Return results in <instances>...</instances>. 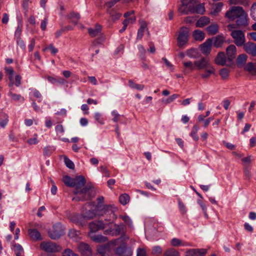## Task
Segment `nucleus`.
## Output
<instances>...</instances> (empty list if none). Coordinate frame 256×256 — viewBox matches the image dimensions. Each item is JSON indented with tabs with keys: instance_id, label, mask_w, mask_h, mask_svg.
I'll list each match as a JSON object with an SVG mask.
<instances>
[{
	"instance_id": "nucleus-1",
	"label": "nucleus",
	"mask_w": 256,
	"mask_h": 256,
	"mask_svg": "<svg viewBox=\"0 0 256 256\" xmlns=\"http://www.w3.org/2000/svg\"><path fill=\"white\" fill-rule=\"evenodd\" d=\"M86 182L85 178L82 176H77L75 178V190L74 191V194L78 196L72 198L73 201H84L90 198V187L85 186Z\"/></svg>"
},
{
	"instance_id": "nucleus-2",
	"label": "nucleus",
	"mask_w": 256,
	"mask_h": 256,
	"mask_svg": "<svg viewBox=\"0 0 256 256\" xmlns=\"http://www.w3.org/2000/svg\"><path fill=\"white\" fill-rule=\"evenodd\" d=\"M40 246L42 250L47 253H56L62 250L60 245L51 241L42 242Z\"/></svg>"
},
{
	"instance_id": "nucleus-3",
	"label": "nucleus",
	"mask_w": 256,
	"mask_h": 256,
	"mask_svg": "<svg viewBox=\"0 0 256 256\" xmlns=\"http://www.w3.org/2000/svg\"><path fill=\"white\" fill-rule=\"evenodd\" d=\"M65 233V229L60 224H56L52 230L48 232L49 237L54 240L60 238Z\"/></svg>"
},
{
	"instance_id": "nucleus-4",
	"label": "nucleus",
	"mask_w": 256,
	"mask_h": 256,
	"mask_svg": "<svg viewBox=\"0 0 256 256\" xmlns=\"http://www.w3.org/2000/svg\"><path fill=\"white\" fill-rule=\"evenodd\" d=\"M98 210L102 211V212L100 214H104L109 216L108 218H106L105 221L108 222L111 220H114L116 218L114 212L117 210V208L112 205H104L102 208L100 206H98Z\"/></svg>"
},
{
	"instance_id": "nucleus-5",
	"label": "nucleus",
	"mask_w": 256,
	"mask_h": 256,
	"mask_svg": "<svg viewBox=\"0 0 256 256\" xmlns=\"http://www.w3.org/2000/svg\"><path fill=\"white\" fill-rule=\"evenodd\" d=\"M244 10L242 7L239 6H233L226 12L225 17L230 20H234L236 19L244 12Z\"/></svg>"
},
{
	"instance_id": "nucleus-6",
	"label": "nucleus",
	"mask_w": 256,
	"mask_h": 256,
	"mask_svg": "<svg viewBox=\"0 0 256 256\" xmlns=\"http://www.w3.org/2000/svg\"><path fill=\"white\" fill-rule=\"evenodd\" d=\"M189 30L186 27H182L179 31L177 38V44L180 48H182L188 41Z\"/></svg>"
},
{
	"instance_id": "nucleus-7",
	"label": "nucleus",
	"mask_w": 256,
	"mask_h": 256,
	"mask_svg": "<svg viewBox=\"0 0 256 256\" xmlns=\"http://www.w3.org/2000/svg\"><path fill=\"white\" fill-rule=\"evenodd\" d=\"M230 36L234 39V42L238 46H241L246 42V38L244 32L240 30L232 32Z\"/></svg>"
},
{
	"instance_id": "nucleus-8",
	"label": "nucleus",
	"mask_w": 256,
	"mask_h": 256,
	"mask_svg": "<svg viewBox=\"0 0 256 256\" xmlns=\"http://www.w3.org/2000/svg\"><path fill=\"white\" fill-rule=\"evenodd\" d=\"M124 226L123 224H110V228L105 230L104 233L112 236H118L124 232Z\"/></svg>"
},
{
	"instance_id": "nucleus-9",
	"label": "nucleus",
	"mask_w": 256,
	"mask_h": 256,
	"mask_svg": "<svg viewBox=\"0 0 256 256\" xmlns=\"http://www.w3.org/2000/svg\"><path fill=\"white\" fill-rule=\"evenodd\" d=\"M229 62L228 65H232L236 55V48L234 44H230L226 48V54Z\"/></svg>"
},
{
	"instance_id": "nucleus-10",
	"label": "nucleus",
	"mask_w": 256,
	"mask_h": 256,
	"mask_svg": "<svg viewBox=\"0 0 256 256\" xmlns=\"http://www.w3.org/2000/svg\"><path fill=\"white\" fill-rule=\"evenodd\" d=\"M77 249L82 256H91L92 255V248L88 244L84 242H80L77 244Z\"/></svg>"
},
{
	"instance_id": "nucleus-11",
	"label": "nucleus",
	"mask_w": 256,
	"mask_h": 256,
	"mask_svg": "<svg viewBox=\"0 0 256 256\" xmlns=\"http://www.w3.org/2000/svg\"><path fill=\"white\" fill-rule=\"evenodd\" d=\"M214 62L217 65L220 66H232L228 64L229 62H228V60H227L226 54L223 52H218L214 60Z\"/></svg>"
},
{
	"instance_id": "nucleus-12",
	"label": "nucleus",
	"mask_w": 256,
	"mask_h": 256,
	"mask_svg": "<svg viewBox=\"0 0 256 256\" xmlns=\"http://www.w3.org/2000/svg\"><path fill=\"white\" fill-rule=\"evenodd\" d=\"M236 22L240 28H246L248 25V18L245 11L236 18Z\"/></svg>"
},
{
	"instance_id": "nucleus-13",
	"label": "nucleus",
	"mask_w": 256,
	"mask_h": 256,
	"mask_svg": "<svg viewBox=\"0 0 256 256\" xmlns=\"http://www.w3.org/2000/svg\"><path fill=\"white\" fill-rule=\"evenodd\" d=\"M243 49L246 52L252 56H256V44L251 42H244L242 44Z\"/></svg>"
},
{
	"instance_id": "nucleus-14",
	"label": "nucleus",
	"mask_w": 256,
	"mask_h": 256,
	"mask_svg": "<svg viewBox=\"0 0 256 256\" xmlns=\"http://www.w3.org/2000/svg\"><path fill=\"white\" fill-rule=\"evenodd\" d=\"M114 252L118 256H131L132 255L131 249L128 248L126 244L116 248Z\"/></svg>"
},
{
	"instance_id": "nucleus-15",
	"label": "nucleus",
	"mask_w": 256,
	"mask_h": 256,
	"mask_svg": "<svg viewBox=\"0 0 256 256\" xmlns=\"http://www.w3.org/2000/svg\"><path fill=\"white\" fill-rule=\"evenodd\" d=\"M194 64L198 70L206 69L212 66L209 60L204 57H202L200 60L194 61Z\"/></svg>"
},
{
	"instance_id": "nucleus-16",
	"label": "nucleus",
	"mask_w": 256,
	"mask_h": 256,
	"mask_svg": "<svg viewBox=\"0 0 256 256\" xmlns=\"http://www.w3.org/2000/svg\"><path fill=\"white\" fill-rule=\"evenodd\" d=\"M107 222L104 223L103 222L98 220L92 222L90 223L89 228L91 232H96L99 230H102L106 228Z\"/></svg>"
},
{
	"instance_id": "nucleus-17",
	"label": "nucleus",
	"mask_w": 256,
	"mask_h": 256,
	"mask_svg": "<svg viewBox=\"0 0 256 256\" xmlns=\"http://www.w3.org/2000/svg\"><path fill=\"white\" fill-rule=\"evenodd\" d=\"M212 48L211 39L208 38L206 41L200 46V50L202 53L205 55L210 54Z\"/></svg>"
},
{
	"instance_id": "nucleus-18",
	"label": "nucleus",
	"mask_w": 256,
	"mask_h": 256,
	"mask_svg": "<svg viewBox=\"0 0 256 256\" xmlns=\"http://www.w3.org/2000/svg\"><path fill=\"white\" fill-rule=\"evenodd\" d=\"M209 39H211L212 44L216 48L222 47L225 42V38L222 35H218Z\"/></svg>"
},
{
	"instance_id": "nucleus-19",
	"label": "nucleus",
	"mask_w": 256,
	"mask_h": 256,
	"mask_svg": "<svg viewBox=\"0 0 256 256\" xmlns=\"http://www.w3.org/2000/svg\"><path fill=\"white\" fill-rule=\"evenodd\" d=\"M206 252V249H192L186 252V256H204Z\"/></svg>"
},
{
	"instance_id": "nucleus-20",
	"label": "nucleus",
	"mask_w": 256,
	"mask_h": 256,
	"mask_svg": "<svg viewBox=\"0 0 256 256\" xmlns=\"http://www.w3.org/2000/svg\"><path fill=\"white\" fill-rule=\"evenodd\" d=\"M70 220L79 226H84L86 224V221L82 215L74 214L70 216Z\"/></svg>"
},
{
	"instance_id": "nucleus-21",
	"label": "nucleus",
	"mask_w": 256,
	"mask_h": 256,
	"mask_svg": "<svg viewBox=\"0 0 256 256\" xmlns=\"http://www.w3.org/2000/svg\"><path fill=\"white\" fill-rule=\"evenodd\" d=\"M102 26L99 24H96L94 28H90L88 29V32L92 37H95L99 35L102 31Z\"/></svg>"
},
{
	"instance_id": "nucleus-22",
	"label": "nucleus",
	"mask_w": 256,
	"mask_h": 256,
	"mask_svg": "<svg viewBox=\"0 0 256 256\" xmlns=\"http://www.w3.org/2000/svg\"><path fill=\"white\" fill-rule=\"evenodd\" d=\"M139 22L140 26L138 32L137 39L140 40L144 35V30L146 29L148 30V28L147 24L145 21L140 20L139 21Z\"/></svg>"
},
{
	"instance_id": "nucleus-23",
	"label": "nucleus",
	"mask_w": 256,
	"mask_h": 256,
	"mask_svg": "<svg viewBox=\"0 0 256 256\" xmlns=\"http://www.w3.org/2000/svg\"><path fill=\"white\" fill-rule=\"evenodd\" d=\"M247 59L248 56L245 54L238 55L236 59V64L238 67H244L245 66Z\"/></svg>"
},
{
	"instance_id": "nucleus-24",
	"label": "nucleus",
	"mask_w": 256,
	"mask_h": 256,
	"mask_svg": "<svg viewBox=\"0 0 256 256\" xmlns=\"http://www.w3.org/2000/svg\"><path fill=\"white\" fill-rule=\"evenodd\" d=\"M183 64L184 67V73L185 74H187L190 72L193 71L195 69V66L190 61L184 62Z\"/></svg>"
},
{
	"instance_id": "nucleus-25",
	"label": "nucleus",
	"mask_w": 256,
	"mask_h": 256,
	"mask_svg": "<svg viewBox=\"0 0 256 256\" xmlns=\"http://www.w3.org/2000/svg\"><path fill=\"white\" fill-rule=\"evenodd\" d=\"M210 22V18L206 16H202L196 22V27L202 28Z\"/></svg>"
},
{
	"instance_id": "nucleus-26",
	"label": "nucleus",
	"mask_w": 256,
	"mask_h": 256,
	"mask_svg": "<svg viewBox=\"0 0 256 256\" xmlns=\"http://www.w3.org/2000/svg\"><path fill=\"white\" fill-rule=\"evenodd\" d=\"M245 70L248 71L252 75L256 74V64L252 62H248L244 68Z\"/></svg>"
},
{
	"instance_id": "nucleus-27",
	"label": "nucleus",
	"mask_w": 256,
	"mask_h": 256,
	"mask_svg": "<svg viewBox=\"0 0 256 256\" xmlns=\"http://www.w3.org/2000/svg\"><path fill=\"white\" fill-rule=\"evenodd\" d=\"M219 26L218 24H212L206 28V30L210 36L216 34L218 32Z\"/></svg>"
},
{
	"instance_id": "nucleus-28",
	"label": "nucleus",
	"mask_w": 256,
	"mask_h": 256,
	"mask_svg": "<svg viewBox=\"0 0 256 256\" xmlns=\"http://www.w3.org/2000/svg\"><path fill=\"white\" fill-rule=\"evenodd\" d=\"M74 180L75 178H72L69 176H66L63 177L62 181L64 183V184L70 187H74Z\"/></svg>"
},
{
	"instance_id": "nucleus-29",
	"label": "nucleus",
	"mask_w": 256,
	"mask_h": 256,
	"mask_svg": "<svg viewBox=\"0 0 256 256\" xmlns=\"http://www.w3.org/2000/svg\"><path fill=\"white\" fill-rule=\"evenodd\" d=\"M193 36L194 38L196 40L202 41L205 38L204 33L198 30H195L194 32Z\"/></svg>"
},
{
	"instance_id": "nucleus-30",
	"label": "nucleus",
	"mask_w": 256,
	"mask_h": 256,
	"mask_svg": "<svg viewBox=\"0 0 256 256\" xmlns=\"http://www.w3.org/2000/svg\"><path fill=\"white\" fill-rule=\"evenodd\" d=\"M186 54L190 58L196 59L200 56V54L198 52L197 50L194 48L187 50Z\"/></svg>"
},
{
	"instance_id": "nucleus-31",
	"label": "nucleus",
	"mask_w": 256,
	"mask_h": 256,
	"mask_svg": "<svg viewBox=\"0 0 256 256\" xmlns=\"http://www.w3.org/2000/svg\"><path fill=\"white\" fill-rule=\"evenodd\" d=\"M208 69L206 70L204 73L201 74V76L204 79H208L209 78L212 74H214L215 72V69L214 67L210 66L208 68Z\"/></svg>"
},
{
	"instance_id": "nucleus-32",
	"label": "nucleus",
	"mask_w": 256,
	"mask_h": 256,
	"mask_svg": "<svg viewBox=\"0 0 256 256\" xmlns=\"http://www.w3.org/2000/svg\"><path fill=\"white\" fill-rule=\"evenodd\" d=\"M223 6V4L221 2L216 3L213 7L212 10L211 12V14L214 16H216L220 12Z\"/></svg>"
},
{
	"instance_id": "nucleus-33",
	"label": "nucleus",
	"mask_w": 256,
	"mask_h": 256,
	"mask_svg": "<svg viewBox=\"0 0 256 256\" xmlns=\"http://www.w3.org/2000/svg\"><path fill=\"white\" fill-rule=\"evenodd\" d=\"M68 18L72 20V23L76 24L80 18V15L78 13L71 12L68 16Z\"/></svg>"
},
{
	"instance_id": "nucleus-34",
	"label": "nucleus",
	"mask_w": 256,
	"mask_h": 256,
	"mask_svg": "<svg viewBox=\"0 0 256 256\" xmlns=\"http://www.w3.org/2000/svg\"><path fill=\"white\" fill-rule=\"evenodd\" d=\"M96 216L95 212H94V210H88L86 212H83L82 213V216L84 218V220H90L92 219Z\"/></svg>"
},
{
	"instance_id": "nucleus-35",
	"label": "nucleus",
	"mask_w": 256,
	"mask_h": 256,
	"mask_svg": "<svg viewBox=\"0 0 256 256\" xmlns=\"http://www.w3.org/2000/svg\"><path fill=\"white\" fill-rule=\"evenodd\" d=\"M194 10L197 14H204L206 11L204 4H200L196 5L195 6Z\"/></svg>"
},
{
	"instance_id": "nucleus-36",
	"label": "nucleus",
	"mask_w": 256,
	"mask_h": 256,
	"mask_svg": "<svg viewBox=\"0 0 256 256\" xmlns=\"http://www.w3.org/2000/svg\"><path fill=\"white\" fill-rule=\"evenodd\" d=\"M130 200V198L128 194H124L120 196L119 200L120 202L123 205H125L128 204Z\"/></svg>"
},
{
	"instance_id": "nucleus-37",
	"label": "nucleus",
	"mask_w": 256,
	"mask_h": 256,
	"mask_svg": "<svg viewBox=\"0 0 256 256\" xmlns=\"http://www.w3.org/2000/svg\"><path fill=\"white\" fill-rule=\"evenodd\" d=\"M128 84H129V86L130 88H132L136 89L138 90H142L144 88V84H136L134 83L132 80H129Z\"/></svg>"
},
{
	"instance_id": "nucleus-38",
	"label": "nucleus",
	"mask_w": 256,
	"mask_h": 256,
	"mask_svg": "<svg viewBox=\"0 0 256 256\" xmlns=\"http://www.w3.org/2000/svg\"><path fill=\"white\" fill-rule=\"evenodd\" d=\"M188 4L184 2V0H182V5L178 8V11L182 14H188V11L186 10V6H187Z\"/></svg>"
},
{
	"instance_id": "nucleus-39",
	"label": "nucleus",
	"mask_w": 256,
	"mask_h": 256,
	"mask_svg": "<svg viewBox=\"0 0 256 256\" xmlns=\"http://www.w3.org/2000/svg\"><path fill=\"white\" fill-rule=\"evenodd\" d=\"M42 237L36 229L33 228V240L40 241L42 240Z\"/></svg>"
},
{
	"instance_id": "nucleus-40",
	"label": "nucleus",
	"mask_w": 256,
	"mask_h": 256,
	"mask_svg": "<svg viewBox=\"0 0 256 256\" xmlns=\"http://www.w3.org/2000/svg\"><path fill=\"white\" fill-rule=\"evenodd\" d=\"M199 130V127L197 125H194L192 129V130L190 132V136L192 137V138L196 140L197 141L198 140V136L196 134L198 131Z\"/></svg>"
},
{
	"instance_id": "nucleus-41",
	"label": "nucleus",
	"mask_w": 256,
	"mask_h": 256,
	"mask_svg": "<svg viewBox=\"0 0 256 256\" xmlns=\"http://www.w3.org/2000/svg\"><path fill=\"white\" fill-rule=\"evenodd\" d=\"M230 70L226 68H222L220 74L223 80H227L229 76Z\"/></svg>"
},
{
	"instance_id": "nucleus-42",
	"label": "nucleus",
	"mask_w": 256,
	"mask_h": 256,
	"mask_svg": "<svg viewBox=\"0 0 256 256\" xmlns=\"http://www.w3.org/2000/svg\"><path fill=\"white\" fill-rule=\"evenodd\" d=\"M92 239L94 241L96 242H105L108 240L106 237L102 235H97L92 236Z\"/></svg>"
},
{
	"instance_id": "nucleus-43",
	"label": "nucleus",
	"mask_w": 256,
	"mask_h": 256,
	"mask_svg": "<svg viewBox=\"0 0 256 256\" xmlns=\"http://www.w3.org/2000/svg\"><path fill=\"white\" fill-rule=\"evenodd\" d=\"M80 234V232L79 231L72 229L69 230L68 236L71 238L76 240V238L78 237Z\"/></svg>"
},
{
	"instance_id": "nucleus-44",
	"label": "nucleus",
	"mask_w": 256,
	"mask_h": 256,
	"mask_svg": "<svg viewBox=\"0 0 256 256\" xmlns=\"http://www.w3.org/2000/svg\"><path fill=\"white\" fill-rule=\"evenodd\" d=\"M64 162L68 168L70 169L74 170V164L73 162L70 160L66 156H64Z\"/></svg>"
},
{
	"instance_id": "nucleus-45",
	"label": "nucleus",
	"mask_w": 256,
	"mask_h": 256,
	"mask_svg": "<svg viewBox=\"0 0 256 256\" xmlns=\"http://www.w3.org/2000/svg\"><path fill=\"white\" fill-rule=\"evenodd\" d=\"M179 96H180L179 94H174L172 95L171 96H170L169 98H168L166 100L162 99V102L165 104H170V103L172 102H173L174 100L178 98Z\"/></svg>"
},
{
	"instance_id": "nucleus-46",
	"label": "nucleus",
	"mask_w": 256,
	"mask_h": 256,
	"mask_svg": "<svg viewBox=\"0 0 256 256\" xmlns=\"http://www.w3.org/2000/svg\"><path fill=\"white\" fill-rule=\"evenodd\" d=\"M109 14L112 18V20L115 21L120 18L121 16V14L118 13L114 10H112L110 12Z\"/></svg>"
},
{
	"instance_id": "nucleus-47",
	"label": "nucleus",
	"mask_w": 256,
	"mask_h": 256,
	"mask_svg": "<svg viewBox=\"0 0 256 256\" xmlns=\"http://www.w3.org/2000/svg\"><path fill=\"white\" fill-rule=\"evenodd\" d=\"M166 256H179V252L174 248L167 250L165 253Z\"/></svg>"
},
{
	"instance_id": "nucleus-48",
	"label": "nucleus",
	"mask_w": 256,
	"mask_h": 256,
	"mask_svg": "<svg viewBox=\"0 0 256 256\" xmlns=\"http://www.w3.org/2000/svg\"><path fill=\"white\" fill-rule=\"evenodd\" d=\"M10 88V89L8 92V95L11 97L12 100H18L21 97L20 95L12 93V90L13 89V87Z\"/></svg>"
},
{
	"instance_id": "nucleus-49",
	"label": "nucleus",
	"mask_w": 256,
	"mask_h": 256,
	"mask_svg": "<svg viewBox=\"0 0 256 256\" xmlns=\"http://www.w3.org/2000/svg\"><path fill=\"white\" fill-rule=\"evenodd\" d=\"M170 244L174 246H178L182 244V243L180 239L177 238H174L171 240Z\"/></svg>"
},
{
	"instance_id": "nucleus-50",
	"label": "nucleus",
	"mask_w": 256,
	"mask_h": 256,
	"mask_svg": "<svg viewBox=\"0 0 256 256\" xmlns=\"http://www.w3.org/2000/svg\"><path fill=\"white\" fill-rule=\"evenodd\" d=\"M250 16L254 20H256V2L254 3L251 7Z\"/></svg>"
},
{
	"instance_id": "nucleus-51",
	"label": "nucleus",
	"mask_w": 256,
	"mask_h": 256,
	"mask_svg": "<svg viewBox=\"0 0 256 256\" xmlns=\"http://www.w3.org/2000/svg\"><path fill=\"white\" fill-rule=\"evenodd\" d=\"M62 256H78L74 252L70 249L67 248L64 250V254Z\"/></svg>"
},
{
	"instance_id": "nucleus-52",
	"label": "nucleus",
	"mask_w": 256,
	"mask_h": 256,
	"mask_svg": "<svg viewBox=\"0 0 256 256\" xmlns=\"http://www.w3.org/2000/svg\"><path fill=\"white\" fill-rule=\"evenodd\" d=\"M228 30L229 32H230L232 33L233 31H236V28H238L237 24H229L227 26Z\"/></svg>"
},
{
	"instance_id": "nucleus-53",
	"label": "nucleus",
	"mask_w": 256,
	"mask_h": 256,
	"mask_svg": "<svg viewBox=\"0 0 256 256\" xmlns=\"http://www.w3.org/2000/svg\"><path fill=\"white\" fill-rule=\"evenodd\" d=\"M112 120L115 122H118L120 118V114L114 111L112 112Z\"/></svg>"
},
{
	"instance_id": "nucleus-54",
	"label": "nucleus",
	"mask_w": 256,
	"mask_h": 256,
	"mask_svg": "<svg viewBox=\"0 0 256 256\" xmlns=\"http://www.w3.org/2000/svg\"><path fill=\"white\" fill-rule=\"evenodd\" d=\"M12 248L14 250V252H16L18 251H23V248L22 246L19 244H14L12 245Z\"/></svg>"
},
{
	"instance_id": "nucleus-55",
	"label": "nucleus",
	"mask_w": 256,
	"mask_h": 256,
	"mask_svg": "<svg viewBox=\"0 0 256 256\" xmlns=\"http://www.w3.org/2000/svg\"><path fill=\"white\" fill-rule=\"evenodd\" d=\"M100 168L102 172L104 174L105 176L106 177H109L110 176V172L108 170L106 166H102L100 167Z\"/></svg>"
},
{
	"instance_id": "nucleus-56",
	"label": "nucleus",
	"mask_w": 256,
	"mask_h": 256,
	"mask_svg": "<svg viewBox=\"0 0 256 256\" xmlns=\"http://www.w3.org/2000/svg\"><path fill=\"white\" fill-rule=\"evenodd\" d=\"M162 252V249L160 246H154L152 250V253L154 254H159Z\"/></svg>"
},
{
	"instance_id": "nucleus-57",
	"label": "nucleus",
	"mask_w": 256,
	"mask_h": 256,
	"mask_svg": "<svg viewBox=\"0 0 256 256\" xmlns=\"http://www.w3.org/2000/svg\"><path fill=\"white\" fill-rule=\"evenodd\" d=\"M94 118L100 124H104V121L100 114L96 113L94 115Z\"/></svg>"
},
{
	"instance_id": "nucleus-58",
	"label": "nucleus",
	"mask_w": 256,
	"mask_h": 256,
	"mask_svg": "<svg viewBox=\"0 0 256 256\" xmlns=\"http://www.w3.org/2000/svg\"><path fill=\"white\" fill-rule=\"evenodd\" d=\"M120 218H122L125 222H126L128 225H131L132 221L130 220V218L127 216H120Z\"/></svg>"
},
{
	"instance_id": "nucleus-59",
	"label": "nucleus",
	"mask_w": 256,
	"mask_h": 256,
	"mask_svg": "<svg viewBox=\"0 0 256 256\" xmlns=\"http://www.w3.org/2000/svg\"><path fill=\"white\" fill-rule=\"evenodd\" d=\"M178 206L180 208V210L182 214H185L186 212V208L184 204L181 202H179Z\"/></svg>"
},
{
	"instance_id": "nucleus-60",
	"label": "nucleus",
	"mask_w": 256,
	"mask_h": 256,
	"mask_svg": "<svg viewBox=\"0 0 256 256\" xmlns=\"http://www.w3.org/2000/svg\"><path fill=\"white\" fill-rule=\"evenodd\" d=\"M136 20L135 16L132 18H126L123 22V25H124L125 22H126V26H127L129 23H134L136 21Z\"/></svg>"
},
{
	"instance_id": "nucleus-61",
	"label": "nucleus",
	"mask_w": 256,
	"mask_h": 256,
	"mask_svg": "<svg viewBox=\"0 0 256 256\" xmlns=\"http://www.w3.org/2000/svg\"><path fill=\"white\" fill-rule=\"evenodd\" d=\"M137 256H146V250L143 248H138L137 250Z\"/></svg>"
},
{
	"instance_id": "nucleus-62",
	"label": "nucleus",
	"mask_w": 256,
	"mask_h": 256,
	"mask_svg": "<svg viewBox=\"0 0 256 256\" xmlns=\"http://www.w3.org/2000/svg\"><path fill=\"white\" fill-rule=\"evenodd\" d=\"M21 76L18 74L15 76V82L14 84L16 86H18L20 84Z\"/></svg>"
},
{
	"instance_id": "nucleus-63",
	"label": "nucleus",
	"mask_w": 256,
	"mask_h": 256,
	"mask_svg": "<svg viewBox=\"0 0 256 256\" xmlns=\"http://www.w3.org/2000/svg\"><path fill=\"white\" fill-rule=\"evenodd\" d=\"M8 20H9L8 15L6 13L4 14L3 18L2 20V22L4 24H6L8 22Z\"/></svg>"
},
{
	"instance_id": "nucleus-64",
	"label": "nucleus",
	"mask_w": 256,
	"mask_h": 256,
	"mask_svg": "<svg viewBox=\"0 0 256 256\" xmlns=\"http://www.w3.org/2000/svg\"><path fill=\"white\" fill-rule=\"evenodd\" d=\"M5 70V71L6 72V73L8 75V76H10V75H14V71L12 69V68L11 67H10V68H4Z\"/></svg>"
}]
</instances>
